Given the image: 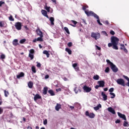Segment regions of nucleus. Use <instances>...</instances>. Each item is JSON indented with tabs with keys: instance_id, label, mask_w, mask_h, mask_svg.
<instances>
[{
	"instance_id": "nucleus-1",
	"label": "nucleus",
	"mask_w": 129,
	"mask_h": 129,
	"mask_svg": "<svg viewBox=\"0 0 129 129\" xmlns=\"http://www.w3.org/2000/svg\"><path fill=\"white\" fill-rule=\"evenodd\" d=\"M119 41V39H118L116 37L113 36L111 38V42L112 44L113 49H114L115 50H118L117 45H118Z\"/></svg>"
},
{
	"instance_id": "nucleus-2",
	"label": "nucleus",
	"mask_w": 129,
	"mask_h": 129,
	"mask_svg": "<svg viewBox=\"0 0 129 129\" xmlns=\"http://www.w3.org/2000/svg\"><path fill=\"white\" fill-rule=\"evenodd\" d=\"M88 8V6H85L83 7V10L85 11V13L87 16L88 17H90V16H93V17H94L96 19H98V16L97 15L93 13L92 11H89L88 10H86V9Z\"/></svg>"
},
{
	"instance_id": "nucleus-3",
	"label": "nucleus",
	"mask_w": 129,
	"mask_h": 129,
	"mask_svg": "<svg viewBox=\"0 0 129 129\" xmlns=\"http://www.w3.org/2000/svg\"><path fill=\"white\" fill-rule=\"evenodd\" d=\"M91 37L92 38H94L95 40H97L98 39H99L100 38V34L98 32L94 33L92 32L91 33Z\"/></svg>"
},
{
	"instance_id": "nucleus-4",
	"label": "nucleus",
	"mask_w": 129,
	"mask_h": 129,
	"mask_svg": "<svg viewBox=\"0 0 129 129\" xmlns=\"http://www.w3.org/2000/svg\"><path fill=\"white\" fill-rule=\"evenodd\" d=\"M86 116H88L90 118H94L95 117V114L94 113H89L88 111H87L85 113Z\"/></svg>"
},
{
	"instance_id": "nucleus-5",
	"label": "nucleus",
	"mask_w": 129,
	"mask_h": 129,
	"mask_svg": "<svg viewBox=\"0 0 129 129\" xmlns=\"http://www.w3.org/2000/svg\"><path fill=\"white\" fill-rule=\"evenodd\" d=\"M117 84H119V85H121L122 86H125V85L124 84V80L122 79H118L116 81Z\"/></svg>"
},
{
	"instance_id": "nucleus-6",
	"label": "nucleus",
	"mask_w": 129,
	"mask_h": 129,
	"mask_svg": "<svg viewBox=\"0 0 129 129\" xmlns=\"http://www.w3.org/2000/svg\"><path fill=\"white\" fill-rule=\"evenodd\" d=\"M15 28L18 31L22 30V23L17 22L15 23Z\"/></svg>"
},
{
	"instance_id": "nucleus-7",
	"label": "nucleus",
	"mask_w": 129,
	"mask_h": 129,
	"mask_svg": "<svg viewBox=\"0 0 129 129\" xmlns=\"http://www.w3.org/2000/svg\"><path fill=\"white\" fill-rule=\"evenodd\" d=\"M34 53H35V50H34V49H30L29 51V57L31 58V60L34 59Z\"/></svg>"
},
{
	"instance_id": "nucleus-8",
	"label": "nucleus",
	"mask_w": 129,
	"mask_h": 129,
	"mask_svg": "<svg viewBox=\"0 0 129 129\" xmlns=\"http://www.w3.org/2000/svg\"><path fill=\"white\" fill-rule=\"evenodd\" d=\"M111 69H112L113 72L116 73L118 71V69L114 65L113 63L112 64L111 66Z\"/></svg>"
},
{
	"instance_id": "nucleus-9",
	"label": "nucleus",
	"mask_w": 129,
	"mask_h": 129,
	"mask_svg": "<svg viewBox=\"0 0 129 129\" xmlns=\"http://www.w3.org/2000/svg\"><path fill=\"white\" fill-rule=\"evenodd\" d=\"M83 89H84V91L87 93L90 92V91H91V88L87 86H84Z\"/></svg>"
},
{
	"instance_id": "nucleus-10",
	"label": "nucleus",
	"mask_w": 129,
	"mask_h": 129,
	"mask_svg": "<svg viewBox=\"0 0 129 129\" xmlns=\"http://www.w3.org/2000/svg\"><path fill=\"white\" fill-rule=\"evenodd\" d=\"M43 37L40 36L39 37H38L37 38H36L33 40V42L34 43H36V42H43Z\"/></svg>"
},
{
	"instance_id": "nucleus-11",
	"label": "nucleus",
	"mask_w": 129,
	"mask_h": 129,
	"mask_svg": "<svg viewBox=\"0 0 129 129\" xmlns=\"http://www.w3.org/2000/svg\"><path fill=\"white\" fill-rule=\"evenodd\" d=\"M117 114L119 117L122 118L124 120H126V117H125V115L122 114L119 112H117Z\"/></svg>"
},
{
	"instance_id": "nucleus-12",
	"label": "nucleus",
	"mask_w": 129,
	"mask_h": 129,
	"mask_svg": "<svg viewBox=\"0 0 129 129\" xmlns=\"http://www.w3.org/2000/svg\"><path fill=\"white\" fill-rule=\"evenodd\" d=\"M120 50H123V51L125 52V53H127V49H126V48H125V46H124V44H120Z\"/></svg>"
},
{
	"instance_id": "nucleus-13",
	"label": "nucleus",
	"mask_w": 129,
	"mask_h": 129,
	"mask_svg": "<svg viewBox=\"0 0 129 129\" xmlns=\"http://www.w3.org/2000/svg\"><path fill=\"white\" fill-rule=\"evenodd\" d=\"M41 14L44 17H46V18H47V19H49V16H48V15H47V11H46V10H42L41 11Z\"/></svg>"
},
{
	"instance_id": "nucleus-14",
	"label": "nucleus",
	"mask_w": 129,
	"mask_h": 129,
	"mask_svg": "<svg viewBox=\"0 0 129 129\" xmlns=\"http://www.w3.org/2000/svg\"><path fill=\"white\" fill-rule=\"evenodd\" d=\"M41 98H42V97H41V96H40V95L37 94L36 95H35V96L34 97V100L35 101H37V100H38V99H41Z\"/></svg>"
},
{
	"instance_id": "nucleus-15",
	"label": "nucleus",
	"mask_w": 129,
	"mask_h": 129,
	"mask_svg": "<svg viewBox=\"0 0 129 129\" xmlns=\"http://www.w3.org/2000/svg\"><path fill=\"white\" fill-rule=\"evenodd\" d=\"M98 84L100 87H104V81H99L98 82Z\"/></svg>"
},
{
	"instance_id": "nucleus-16",
	"label": "nucleus",
	"mask_w": 129,
	"mask_h": 129,
	"mask_svg": "<svg viewBox=\"0 0 129 129\" xmlns=\"http://www.w3.org/2000/svg\"><path fill=\"white\" fill-rule=\"evenodd\" d=\"M36 33L39 37H43V32H42L40 29L36 30Z\"/></svg>"
},
{
	"instance_id": "nucleus-17",
	"label": "nucleus",
	"mask_w": 129,
	"mask_h": 129,
	"mask_svg": "<svg viewBox=\"0 0 129 129\" xmlns=\"http://www.w3.org/2000/svg\"><path fill=\"white\" fill-rule=\"evenodd\" d=\"M55 109L56 110V111H59V110L61 109V104L57 103L55 107Z\"/></svg>"
},
{
	"instance_id": "nucleus-18",
	"label": "nucleus",
	"mask_w": 129,
	"mask_h": 129,
	"mask_svg": "<svg viewBox=\"0 0 129 129\" xmlns=\"http://www.w3.org/2000/svg\"><path fill=\"white\" fill-rule=\"evenodd\" d=\"M108 110L109 111V112H111L113 114H115V111H114V109H113V108L112 107H110L108 108Z\"/></svg>"
},
{
	"instance_id": "nucleus-19",
	"label": "nucleus",
	"mask_w": 129,
	"mask_h": 129,
	"mask_svg": "<svg viewBox=\"0 0 129 129\" xmlns=\"http://www.w3.org/2000/svg\"><path fill=\"white\" fill-rule=\"evenodd\" d=\"M74 91L76 94L78 93V92H81V90H80V87H75L74 89Z\"/></svg>"
},
{
	"instance_id": "nucleus-20",
	"label": "nucleus",
	"mask_w": 129,
	"mask_h": 129,
	"mask_svg": "<svg viewBox=\"0 0 129 129\" xmlns=\"http://www.w3.org/2000/svg\"><path fill=\"white\" fill-rule=\"evenodd\" d=\"M101 95L103 97V100H107V96L104 93V92H102L101 93Z\"/></svg>"
},
{
	"instance_id": "nucleus-21",
	"label": "nucleus",
	"mask_w": 129,
	"mask_h": 129,
	"mask_svg": "<svg viewBox=\"0 0 129 129\" xmlns=\"http://www.w3.org/2000/svg\"><path fill=\"white\" fill-rule=\"evenodd\" d=\"M18 39H14L13 41V45H14V46H18V45H19L18 43Z\"/></svg>"
},
{
	"instance_id": "nucleus-22",
	"label": "nucleus",
	"mask_w": 129,
	"mask_h": 129,
	"mask_svg": "<svg viewBox=\"0 0 129 129\" xmlns=\"http://www.w3.org/2000/svg\"><path fill=\"white\" fill-rule=\"evenodd\" d=\"M49 21H50L51 24L52 25V26H54V21H55L54 17H50L49 18Z\"/></svg>"
},
{
	"instance_id": "nucleus-23",
	"label": "nucleus",
	"mask_w": 129,
	"mask_h": 129,
	"mask_svg": "<svg viewBox=\"0 0 129 129\" xmlns=\"http://www.w3.org/2000/svg\"><path fill=\"white\" fill-rule=\"evenodd\" d=\"M99 108H101V104H99L97 106L94 107L95 110H98Z\"/></svg>"
},
{
	"instance_id": "nucleus-24",
	"label": "nucleus",
	"mask_w": 129,
	"mask_h": 129,
	"mask_svg": "<svg viewBox=\"0 0 129 129\" xmlns=\"http://www.w3.org/2000/svg\"><path fill=\"white\" fill-rule=\"evenodd\" d=\"M43 54H45V55H46L47 58H49V57H50V53H49L48 51L44 50L43 51Z\"/></svg>"
},
{
	"instance_id": "nucleus-25",
	"label": "nucleus",
	"mask_w": 129,
	"mask_h": 129,
	"mask_svg": "<svg viewBox=\"0 0 129 129\" xmlns=\"http://www.w3.org/2000/svg\"><path fill=\"white\" fill-rule=\"evenodd\" d=\"M47 91H48V88L44 87L43 90V93L44 94V95H46L47 94Z\"/></svg>"
},
{
	"instance_id": "nucleus-26",
	"label": "nucleus",
	"mask_w": 129,
	"mask_h": 129,
	"mask_svg": "<svg viewBox=\"0 0 129 129\" xmlns=\"http://www.w3.org/2000/svg\"><path fill=\"white\" fill-rule=\"evenodd\" d=\"M28 87L29 88H33V85H34V84L33 83V82H29L28 84Z\"/></svg>"
},
{
	"instance_id": "nucleus-27",
	"label": "nucleus",
	"mask_w": 129,
	"mask_h": 129,
	"mask_svg": "<svg viewBox=\"0 0 129 129\" xmlns=\"http://www.w3.org/2000/svg\"><path fill=\"white\" fill-rule=\"evenodd\" d=\"M25 74L24 73H21L19 75H17V78H21V77H24Z\"/></svg>"
},
{
	"instance_id": "nucleus-28",
	"label": "nucleus",
	"mask_w": 129,
	"mask_h": 129,
	"mask_svg": "<svg viewBox=\"0 0 129 129\" xmlns=\"http://www.w3.org/2000/svg\"><path fill=\"white\" fill-rule=\"evenodd\" d=\"M66 52H68V53L69 54V55H71V54L72 53V51H71V50H70V49H69L68 48H66Z\"/></svg>"
},
{
	"instance_id": "nucleus-29",
	"label": "nucleus",
	"mask_w": 129,
	"mask_h": 129,
	"mask_svg": "<svg viewBox=\"0 0 129 129\" xmlns=\"http://www.w3.org/2000/svg\"><path fill=\"white\" fill-rule=\"evenodd\" d=\"M123 126H125V127H126H126L129 126L128 122L127 121H124L123 122Z\"/></svg>"
},
{
	"instance_id": "nucleus-30",
	"label": "nucleus",
	"mask_w": 129,
	"mask_h": 129,
	"mask_svg": "<svg viewBox=\"0 0 129 129\" xmlns=\"http://www.w3.org/2000/svg\"><path fill=\"white\" fill-rule=\"evenodd\" d=\"M93 79H94V80H98V79H99V76H98L97 75H95L93 77Z\"/></svg>"
},
{
	"instance_id": "nucleus-31",
	"label": "nucleus",
	"mask_w": 129,
	"mask_h": 129,
	"mask_svg": "<svg viewBox=\"0 0 129 129\" xmlns=\"http://www.w3.org/2000/svg\"><path fill=\"white\" fill-rule=\"evenodd\" d=\"M49 93L51 95V96H53L55 95V94L54 93V91H53V90H50L48 91Z\"/></svg>"
},
{
	"instance_id": "nucleus-32",
	"label": "nucleus",
	"mask_w": 129,
	"mask_h": 129,
	"mask_svg": "<svg viewBox=\"0 0 129 129\" xmlns=\"http://www.w3.org/2000/svg\"><path fill=\"white\" fill-rule=\"evenodd\" d=\"M64 31H66V33H67V34H70V32H69V29H68V28L64 27Z\"/></svg>"
},
{
	"instance_id": "nucleus-33",
	"label": "nucleus",
	"mask_w": 129,
	"mask_h": 129,
	"mask_svg": "<svg viewBox=\"0 0 129 129\" xmlns=\"http://www.w3.org/2000/svg\"><path fill=\"white\" fill-rule=\"evenodd\" d=\"M32 71L33 73H36V68L34 66L32 67Z\"/></svg>"
},
{
	"instance_id": "nucleus-34",
	"label": "nucleus",
	"mask_w": 129,
	"mask_h": 129,
	"mask_svg": "<svg viewBox=\"0 0 129 129\" xmlns=\"http://www.w3.org/2000/svg\"><path fill=\"white\" fill-rule=\"evenodd\" d=\"M25 42H26V39H23L20 41V44H24V43H25Z\"/></svg>"
},
{
	"instance_id": "nucleus-35",
	"label": "nucleus",
	"mask_w": 129,
	"mask_h": 129,
	"mask_svg": "<svg viewBox=\"0 0 129 129\" xmlns=\"http://www.w3.org/2000/svg\"><path fill=\"white\" fill-rule=\"evenodd\" d=\"M44 9H45L46 10V11H47V12L48 13H50V7H48V6H46L45 7H44Z\"/></svg>"
},
{
	"instance_id": "nucleus-36",
	"label": "nucleus",
	"mask_w": 129,
	"mask_h": 129,
	"mask_svg": "<svg viewBox=\"0 0 129 129\" xmlns=\"http://www.w3.org/2000/svg\"><path fill=\"white\" fill-rule=\"evenodd\" d=\"M4 93H5V96L6 97H8V96L9 95V92L8 91H6V90H5Z\"/></svg>"
},
{
	"instance_id": "nucleus-37",
	"label": "nucleus",
	"mask_w": 129,
	"mask_h": 129,
	"mask_svg": "<svg viewBox=\"0 0 129 129\" xmlns=\"http://www.w3.org/2000/svg\"><path fill=\"white\" fill-rule=\"evenodd\" d=\"M110 95H112L111 96V98H114L115 97V94L113 93H110Z\"/></svg>"
},
{
	"instance_id": "nucleus-38",
	"label": "nucleus",
	"mask_w": 129,
	"mask_h": 129,
	"mask_svg": "<svg viewBox=\"0 0 129 129\" xmlns=\"http://www.w3.org/2000/svg\"><path fill=\"white\" fill-rule=\"evenodd\" d=\"M106 62H107V63H108V64H109V65L111 66V65L112 64H113L112 62H111V61H110V60H109V59H107L106 60Z\"/></svg>"
},
{
	"instance_id": "nucleus-39",
	"label": "nucleus",
	"mask_w": 129,
	"mask_h": 129,
	"mask_svg": "<svg viewBox=\"0 0 129 129\" xmlns=\"http://www.w3.org/2000/svg\"><path fill=\"white\" fill-rule=\"evenodd\" d=\"M4 26H5V23L3 22H0V27L3 28V27H4Z\"/></svg>"
},
{
	"instance_id": "nucleus-40",
	"label": "nucleus",
	"mask_w": 129,
	"mask_h": 129,
	"mask_svg": "<svg viewBox=\"0 0 129 129\" xmlns=\"http://www.w3.org/2000/svg\"><path fill=\"white\" fill-rule=\"evenodd\" d=\"M10 21H15V19L13 18V16L12 15L10 16V17L9 18Z\"/></svg>"
},
{
	"instance_id": "nucleus-41",
	"label": "nucleus",
	"mask_w": 129,
	"mask_h": 129,
	"mask_svg": "<svg viewBox=\"0 0 129 129\" xmlns=\"http://www.w3.org/2000/svg\"><path fill=\"white\" fill-rule=\"evenodd\" d=\"M105 72H106V73H108V72H109V68L107 67L105 70Z\"/></svg>"
},
{
	"instance_id": "nucleus-42",
	"label": "nucleus",
	"mask_w": 129,
	"mask_h": 129,
	"mask_svg": "<svg viewBox=\"0 0 129 129\" xmlns=\"http://www.w3.org/2000/svg\"><path fill=\"white\" fill-rule=\"evenodd\" d=\"M97 22L98 24H99L101 26H102V24L100 23V21L99 20V17L98 16V19H97Z\"/></svg>"
},
{
	"instance_id": "nucleus-43",
	"label": "nucleus",
	"mask_w": 129,
	"mask_h": 129,
	"mask_svg": "<svg viewBox=\"0 0 129 129\" xmlns=\"http://www.w3.org/2000/svg\"><path fill=\"white\" fill-rule=\"evenodd\" d=\"M71 22L73 23L74 25H76V24H77V22L74 20H71Z\"/></svg>"
},
{
	"instance_id": "nucleus-44",
	"label": "nucleus",
	"mask_w": 129,
	"mask_h": 129,
	"mask_svg": "<svg viewBox=\"0 0 129 129\" xmlns=\"http://www.w3.org/2000/svg\"><path fill=\"white\" fill-rule=\"evenodd\" d=\"M1 59H5L6 58V55L5 54H2L1 55Z\"/></svg>"
},
{
	"instance_id": "nucleus-45",
	"label": "nucleus",
	"mask_w": 129,
	"mask_h": 129,
	"mask_svg": "<svg viewBox=\"0 0 129 129\" xmlns=\"http://www.w3.org/2000/svg\"><path fill=\"white\" fill-rule=\"evenodd\" d=\"M47 123H48V121L47 120V119H45L43 121V124L44 125L47 124Z\"/></svg>"
},
{
	"instance_id": "nucleus-46",
	"label": "nucleus",
	"mask_w": 129,
	"mask_h": 129,
	"mask_svg": "<svg viewBox=\"0 0 129 129\" xmlns=\"http://www.w3.org/2000/svg\"><path fill=\"white\" fill-rule=\"evenodd\" d=\"M4 112V109L3 108L0 107V114H2Z\"/></svg>"
},
{
	"instance_id": "nucleus-47",
	"label": "nucleus",
	"mask_w": 129,
	"mask_h": 129,
	"mask_svg": "<svg viewBox=\"0 0 129 129\" xmlns=\"http://www.w3.org/2000/svg\"><path fill=\"white\" fill-rule=\"evenodd\" d=\"M102 34H103V35H105L106 36H108L107 33L105 31H102Z\"/></svg>"
},
{
	"instance_id": "nucleus-48",
	"label": "nucleus",
	"mask_w": 129,
	"mask_h": 129,
	"mask_svg": "<svg viewBox=\"0 0 129 129\" xmlns=\"http://www.w3.org/2000/svg\"><path fill=\"white\" fill-rule=\"evenodd\" d=\"M3 5H5V2L0 1V7H2Z\"/></svg>"
},
{
	"instance_id": "nucleus-49",
	"label": "nucleus",
	"mask_w": 129,
	"mask_h": 129,
	"mask_svg": "<svg viewBox=\"0 0 129 129\" xmlns=\"http://www.w3.org/2000/svg\"><path fill=\"white\" fill-rule=\"evenodd\" d=\"M123 77H124V78H125V79H126V80H127V81L129 80V78L127 76L124 75L123 76Z\"/></svg>"
},
{
	"instance_id": "nucleus-50",
	"label": "nucleus",
	"mask_w": 129,
	"mask_h": 129,
	"mask_svg": "<svg viewBox=\"0 0 129 129\" xmlns=\"http://www.w3.org/2000/svg\"><path fill=\"white\" fill-rule=\"evenodd\" d=\"M114 89H113V88H111L109 90V92H113V90Z\"/></svg>"
},
{
	"instance_id": "nucleus-51",
	"label": "nucleus",
	"mask_w": 129,
	"mask_h": 129,
	"mask_svg": "<svg viewBox=\"0 0 129 129\" xmlns=\"http://www.w3.org/2000/svg\"><path fill=\"white\" fill-rule=\"evenodd\" d=\"M112 42H111V43H109L108 44V47H112Z\"/></svg>"
},
{
	"instance_id": "nucleus-52",
	"label": "nucleus",
	"mask_w": 129,
	"mask_h": 129,
	"mask_svg": "<svg viewBox=\"0 0 129 129\" xmlns=\"http://www.w3.org/2000/svg\"><path fill=\"white\" fill-rule=\"evenodd\" d=\"M69 106L70 108H71V109L72 110H73V109H74V106H73L69 105Z\"/></svg>"
},
{
	"instance_id": "nucleus-53",
	"label": "nucleus",
	"mask_w": 129,
	"mask_h": 129,
	"mask_svg": "<svg viewBox=\"0 0 129 129\" xmlns=\"http://www.w3.org/2000/svg\"><path fill=\"white\" fill-rule=\"evenodd\" d=\"M95 47H96V49H97V50H101V49L99 46H98L97 45H95Z\"/></svg>"
},
{
	"instance_id": "nucleus-54",
	"label": "nucleus",
	"mask_w": 129,
	"mask_h": 129,
	"mask_svg": "<svg viewBox=\"0 0 129 129\" xmlns=\"http://www.w3.org/2000/svg\"><path fill=\"white\" fill-rule=\"evenodd\" d=\"M68 45L69 47H71V46H72V42L68 43Z\"/></svg>"
},
{
	"instance_id": "nucleus-55",
	"label": "nucleus",
	"mask_w": 129,
	"mask_h": 129,
	"mask_svg": "<svg viewBox=\"0 0 129 129\" xmlns=\"http://www.w3.org/2000/svg\"><path fill=\"white\" fill-rule=\"evenodd\" d=\"M120 122V120L117 119L115 121V123H119Z\"/></svg>"
},
{
	"instance_id": "nucleus-56",
	"label": "nucleus",
	"mask_w": 129,
	"mask_h": 129,
	"mask_svg": "<svg viewBox=\"0 0 129 129\" xmlns=\"http://www.w3.org/2000/svg\"><path fill=\"white\" fill-rule=\"evenodd\" d=\"M110 33L111 34V35H114V34H115V33H114V31L112 30L110 31Z\"/></svg>"
},
{
	"instance_id": "nucleus-57",
	"label": "nucleus",
	"mask_w": 129,
	"mask_h": 129,
	"mask_svg": "<svg viewBox=\"0 0 129 129\" xmlns=\"http://www.w3.org/2000/svg\"><path fill=\"white\" fill-rule=\"evenodd\" d=\"M73 67H74V68H75L76 67H77V63H74L73 64Z\"/></svg>"
},
{
	"instance_id": "nucleus-58",
	"label": "nucleus",
	"mask_w": 129,
	"mask_h": 129,
	"mask_svg": "<svg viewBox=\"0 0 129 129\" xmlns=\"http://www.w3.org/2000/svg\"><path fill=\"white\" fill-rule=\"evenodd\" d=\"M74 69L76 70V71H78L79 70V68H78V67L74 68Z\"/></svg>"
},
{
	"instance_id": "nucleus-59",
	"label": "nucleus",
	"mask_w": 129,
	"mask_h": 129,
	"mask_svg": "<svg viewBox=\"0 0 129 129\" xmlns=\"http://www.w3.org/2000/svg\"><path fill=\"white\" fill-rule=\"evenodd\" d=\"M56 91L57 92H59V91H61V88L56 89Z\"/></svg>"
},
{
	"instance_id": "nucleus-60",
	"label": "nucleus",
	"mask_w": 129,
	"mask_h": 129,
	"mask_svg": "<svg viewBox=\"0 0 129 129\" xmlns=\"http://www.w3.org/2000/svg\"><path fill=\"white\" fill-rule=\"evenodd\" d=\"M99 87H100L99 86V85H96L95 87V88H96V89H98V88H99Z\"/></svg>"
},
{
	"instance_id": "nucleus-61",
	"label": "nucleus",
	"mask_w": 129,
	"mask_h": 129,
	"mask_svg": "<svg viewBox=\"0 0 129 129\" xmlns=\"http://www.w3.org/2000/svg\"><path fill=\"white\" fill-rule=\"evenodd\" d=\"M37 67H39V68L41 67V63H37Z\"/></svg>"
},
{
	"instance_id": "nucleus-62",
	"label": "nucleus",
	"mask_w": 129,
	"mask_h": 129,
	"mask_svg": "<svg viewBox=\"0 0 129 129\" xmlns=\"http://www.w3.org/2000/svg\"><path fill=\"white\" fill-rule=\"evenodd\" d=\"M45 79H48V78H49V75H46L45 77Z\"/></svg>"
},
{
	"instance_id": "nucleus-63",
	"label": "nucleus",
	"mask_w": 129,
	"mask_h": 129,
	"mask_svg": "<svg viewBox=\"0 0 129 129\" xmlns=\"http://www.w3.org/2000/svg\"><path fill=\"white\" fill-rule=\"evenodd\" d=\"M82 21L84 23V24H85V25H87V23H86V21H85V20L83 19Z\"/></svg>"
},
{
	"instance_id": "nucleus-64",
	"label": "nucleus",
	"mask_w": 129,
	"mask_h": 129,
	"mask_svg": "<svg viewBox=\"0 0 129 129\" xmlns=\"http://www.w3.org/2000/svg\"><path fill=\"white\" fill-rule=\"evenodd\" d=\"M107 90H108V89H107V88L104 89V91H107Z\"/></svg>"
}]
</instances>
